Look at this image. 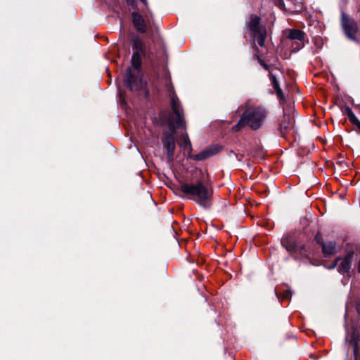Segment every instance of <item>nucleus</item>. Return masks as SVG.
I'll use <instances>...</instances> for the list:
<instances>
[{"mask_svg": "<svg viewBox=\"0 0 360 360\" xmlns=\"http://www.w3.org/2000/svg\"><path fill=\"white\" fill-rule=\"evenodd\" d=\"M165 87L168 92V96L170 98L171 108L175 117L171 118L169 120V129L171 134H164L162 143L164 148L167 150V156L169 162H172L174 160V154L176 147L174 134L176 129L185 127V122L184 119V112L181 108L179 100L175 94L174 86L171 82L170 78L166 77Z\"/></svg>", "mask_w": 360, "mask_h": 360, "instance_id": "obj_1", "label": "nucleus"}, {"mask_svg": "<svg viewBox=\"0 0 360 360\" xmlns=\"http://www.w3.org/2000/svg\"><path fill=\"white\" fill-rule=\"evenodd\" d=\"M200 178L195 182H183L177 190L181 195L186 199L193 200L199 205L207 208L212 203L213 190L209 184L208 174L206 178L202 170H199Z\"/></svg>", "mask_w": 360, "mask_h": 360, "instance_id": "obj_2", "label": "nucleus"}, {"mask_svg": "<svg viewBox=\"0 0 360 360\" xmlns=\"http://www.w3.org/2000/svg\"><path fill=\"white\" fill-rule=\"evenodd\" d=\"M268 110L262 105L248 108L243 114L236 127L245 124L256 130L261 127L268 115Z\"/></svg>", "mask_w": 360, "mask_h": 360, "instance_id": "obj_3", "label": "nucleus"}, {"mask_svg": "<svg viewBox=\"0 0 360 360\" xmlns=\"http://www.w3.org/2000/svg\"><path fill=\"white\" fill-rule=\"evenodd\" d=\"M142 55L138 53H133L131 67H129L127 70L124 85L131 91L139 90L143 86V82L140 77Z\"/></svg>", "mask_w": 360, "mask_h": 360, "instance_id": "obj_4", "label": "nucleus"}, {"mask_svg": "<svg viewBox=\"0 0 360 360\" xmlns=\"http://www.w3.org/2000/svg\"><path fill=\"white\" fill-rule=\"evenodd\" d=\"M260 18L256 15H251L248 24V27L258 45L261 47L264 46L266 37V30L265 27L260 25Z\"/></svg>", "mask_w": 360, "mask_h": 360, "instance_id": "obj_5", "label": "nucleus"}, {"mask_svg": "<svg viewBox=\"0 0 360 360\" xmlns=\"http://www.w3.org/2000/svg\"><path fill=\"white\" fill-rule=\"evenodd\" d=\"M356 259V255L353 250L347 251L342 257H337L328 268L333 269L338 266V271L342 274H349L352 269L353 262Z\"/></svg>", "mask_w": 360, "mask_h": 360, "instance_id": "obj_6", "label": "nucleus"}, {"mask_svg": "<svg viewBox=\"0 0 360 360\" xmlns=\"http://www.w3.org/2000/svg\"><path fill=\"white\" fill-rule=\"evenodd\" d=\"M342 26L346 36L349 39L358 41L356 35L359 32V27L353 18L343 13L342 15Z\"/></svg>", "mask_w": 360, "mask_h": 360, "instance_id": "obj_7", "label": "nucleus"}, {"mask_svg": "<svg viewBox=\"0 0 360 360\" xmlns=\"http://www.w3.org/2000/svg\"><path fill=\"white\" fill-rule=\"evenodd\" d=\"M305 33L300 30H289L288 37L291 40L295 41L292 47L295 51H297L304 47V40Z\"/></svg>", "mask_w": 360, "mask_h": 360, "instance_id": "obj_8", "label": "nucleus"}, {"mask_svg": "<svg viewBox=\"0 0 360 360\" xmlns=\"http://www.w3.org/2000/svg\"><path fill=\"white\" fill-rule=\"evenodd\" d=\"M132 22L136 30L141 33H145L147 30L146 22L142 15L137 13H132Z\"/></svg>", "mask_w": 360, "mask_h": 360, "instance_id": "obj_9", "label": "nucleus"}, {"mask_svg": "<svg viewBox=\"0 0 360 360\" xmlns=\"http://www.w3.org/2000/svg\"><path fill=\"white\" fill-rule=\"evenodd\" d=\"M295 124L294 117L290 114H284L281 122L280 129L281 133L287 131L288 129H292Z\"/></svg>", "mask_w": 360, "mask_h": 360, "instance_id": "obj_10", "label": "nucleus"}, {"mask_svg": "<svg viewBox=\"0 0 360 360\" xmlns=\"http://www.w3.org/2000/svg\"><path fill=\"white\" fill-rule=\"evenodd\" d=\"M178 143L184 152L187 153L188 158H189V155L192 154L193 148L188 134H184L180 136Z\"/></svg>", "mask_w": 360, "mask_h": 360, "instance_id": "obj_11", "label": "nucleus"}, {"mask_svg": "<svg viewBox=\"0 0 360 360\" xmlns=\"http://www.w3.org/2000/svg\"><path fill=\"white\" fill-rule=\"evenodd\" d=\"M217 153L213 148H208L203 150H202L200 153L196 155L190 154L189 158L191 160H196V161H202L207 159L208 158L212 156Z\"/></svg>", "mask_w": 360, "mask_h": 360, "instance_id": "obj_12", "label": "nucleus"}, {"mask_svg": "<svg viewBox=\"0 0 360 360\" xmlns=\"http://www.w3.org/2000/svg\"><path fill=\"white\" fill-rule=\"evenodd\" d=\"M281 244L288 252H293L295 249V238L291 234L283 236L281 239Z\"/></svg>", "mask_w": 360, "mask_h": 360, "instance_id": "obj_13", "label": "nucleus"}, {"mask_svg": "<svg viewBox=\"0 0 360 360\" xmlns=\"http://www.w3.org/2000/svg\"><path fill=\"white\" fill-rule=\"evenodd\" d=\"M322 252L324 256H329L332 255H335L337 253V247L335 242L328 241L324 243H322Z\"/></svg>", "mask_w": 360, "mask_h": 360, "instance_id": "obj_14", "label": "nucleus"}, {"mask_svg": "<svg viewBox=\"0 0 360 360\" xmlns=\"http://www.w3.org/2000/svg\"><path fill=\"white\" fill-rule=\"evenodd\" d=\"M350 343L354 347V354L355 360H360V335L359 337L356 339L354 333H352Z\"/></svg>", "mask_w": 360, "mask_h": 360, "instance_id": "obj_15", "label": "nucleus"}, {"mask_svg": "<svg viewBox=\"0 0 360 360\" xmlns=\"http://www.w3.org/2000/svg\"><path fill=\"white\" fill-rule=\"evenodd\" d=\"M132 49L134 51L133 53H138L139 54H144L145 53L143 44L139 38L133 39Z\"/></svg>", "mask_w": 360, "mask_h": 360, "instance_id": "obj_16", "label": "nucleus"}, {"mask_svg": "<svg viewBox=\"0 0 360 360\" xmlns=\"http://www.w3.org/2000/svg\"><path fill=\"white\" fill-rule=\"evenodd\" d=\"M269 77H270V80L272 83V85H273L276 92L278 97L282 98L283 97L282 90L280 88L278 81L277 80L276 76L274 75L272 72H269Z\"/></svg>", "mask_w": 360, "mask_h": 360, "instance_id": "obj_17", "label": "nucleus"}, {"mask_svg": "<svg viewBox=\"0 0 360 360\" xmlns=\"http://www.w3.org/2000/svg\"><path fill=\"white\" fill-rule=\"evenodd\" d=\"M342 112H343V114H345L347 116V117L351 123H352L354 121H355L357 119V117L355 116V115L354 114L352 109L348 106H346L342 109Z\"/></svg>", "mask_w": 360, "mask_h": 360, "instance_id": "obj_18", "label": "nucleus"}, {"mask_svg": "<svg viewBox=\"0 0 360 360\" xmlns=\"http://www.w3.org/2000/svg\"><path fill=\"white\" fill-rule=\"evenodd\" d=\"M315 240H316V241L318 243H319L321 246H322V243H324L323 242V239H322V237H321V234H320V233H317V234L316 235V236H315Z\"/></svg>", "mask_w": 360, "mask_h": 360, "instance_id": "obj_19", "label": "nucleus"}, {"mask_svg": "<svg viewBox=\"0 0 360 360\" xmlns=\"http://www.w3.org/2000/svg\"><path fill=\"white\" fill-rule=\"evenodd\" d=\"M352 124L356 127L357 131L360 134V121L358 120V118L355 121H354Z\"/></svg>", "mask_w": 360, "mask_h": 360, "instance_id": "obj_20", "label": "nucleus"}, {"mask_svg": "<svg viewBox=\"0 0 360 360\" xmlns=\"http://www.w3.org/2000/svg\"><path fill=\"white\" fill-rule=\"evenodd\" d=\"M127 4H132L134 2V0H126ZM140 1H141L144 5H147L148 4V1L147 0H139Z\"/></svg>", "mask_w": 360, "mask_h": 360, "instance_id": "obj_21", "label": "nucleus"}, {"mask_svg": "<svg viewBox=\"0 0 360 360\" xmlns=\"http://www.w3.org/2000/svg\"><path fill=\"white\" fill-rule=\"evenodd\" d=\"M260 63H261V65L264 67V68L265 70H269V66H268L266 64H265V63H262V61H260Z\"/></svg>", "mask_w": 360, "mask_h": 360, "instance_id": "obj_22", "label": "nucleus"}, {"mask_svg": "<svg viewBox=\"0 0 360 360\" xmlns=\"http://www.w3.org/2000/svg\"><path fill=\"white\" fill-rule=\"evenodd\" d=\"M357 311H358L359 314H360V307H357Z\"/></svg>", "mask_w": 360, "mask_h": 360, "instance_id": "obj_23", "label": "nucleus"}]
</instances>
